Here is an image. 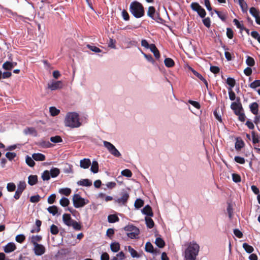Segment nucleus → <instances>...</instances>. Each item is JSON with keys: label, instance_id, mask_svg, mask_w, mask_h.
Listing matches in <instances>:
<instances>
[{"label": "nucleus", "instance_id": "nucleus-1", "mask_svg": "<svg viewBox=\"0 0 260 260\" xmlns=\"http://www.w3.org/2000/svg\"><path fill=\"white\" fill-rule=\"evenodd\" d=\"M86 119L85 117H81L77 112H69L64 117V124L71 128H79L86 123Z\"/></svg>", "mask_w": 260, "mask_h": 260}, {"label": "nucleus", "instance_id": "nucleus-2", "mask_svg": "<svg viewBox=\"0 0 260 260\" xmlns=\"http://www.w3.org/2000/svg\"><path fill=\"white\" fill-rule=\"evenodd\" d=\"M200 250V246L196 241L187 243L184 252V260H196Z\"/></svg>", "mask_w": 260, "mask_h": 260}, {"label": "nucleus", "instance_id": "nucleus-3", "mask_svg": "<svg viewBox=\"0 0 260 260\" xmlns=\"http://www.w3.org/2000/svg\"><path fill=\"white\" fill-rule=\"evenodd\" d=\"M131 13L136 18H141L144 15V10L142 5L138 2H132L129 6Z\"/></svg>", "mask_w": 260, "mask_h": 260}, {"label": "nucleus", "instance_id": "nucleus-4", "mask_svg": "<svg viewBox=\"0 0 260 260\" xmlns=\"http://www.w3.org/2000/svg\"><path fill=\"white\" fill-rule=\"evenodd\" d=\"M62 221L64 224L68 226H72L75 230L79 231L82 229L81 224L76 221L72 219L71 215L65 213L62 215Z\"/></svg>", "mask_w": 260, "mask_h": 260}, {"label": "nucleus", "instance_id": "nucleus-5", "mask_svg": "<svg viewBox=\"0 0 260 260\" xmlns=\"http://www.w3.org/2000/svg\"><path fill=\"white\" fill-rule=\"evenodd\" d=\"M124 230L126 232L127 237L131 239L137 238L140 233L139 229L132 224L125 226Z\"/></svg>", "mask_w": 260, "mask_h": 260}, {"label": "nucleus", "instance_id": "nucleus-6", "mask_svg": "<svg viewBox=\"0 0 260 260\" xmlns=\"http://www.w3.org/2000/svg\"><path fill=\"white\" fill-rule=\"evenodd\" d=\"M74 206L75 208L82 207L88 203V200L82 198L79 194H76L73 198Z\"/></svg>", "mask_w": 260, "mask_h": 260}, {"label": "nucleus", "instance_id": "nucleus-7", "mask_svg": "<svg viewBox=\"0 0 260 260\" xmlns=\"http://www.w3.org/2000/svg\"><path fill=\"white\" fill-rule=\"evenodd\" d=\"M191 9L197 12L199 15L202 17L204 18L206 15L205 10L197 3H192L191 4Z\"/></svg>", "mask_w": 260, "mask_h": 260}, {"label": "nucleus", "instance_id": "nucleus-8", "mask_svg": "<svg viewBox=\"0 0 260 260\" xmlns=\"http://www.w3.org/2000/svg\"><path fill=\"white\" fill-rule=\"evenodd\" d=\"M147 15L158 22L162 20L158 14L155 12V9L153 7L150 6L148 8Z\"/></svg>", "mask_w": 260, "mask_h": 260}, {"label": "nucleus", "instance_id": "nucleus-9", "mask_svg": "<svg viewBox=\"0 0 260 260\" xmlns=\"http://www.w3.org/2000/svg\"><path fill=\"white\" fill-rule=\"evenodd\" d=\"M62 82L61 81H50L47 84V87L51 90L60 89L62 88Z\"/></svg>", "mask_w": 260, "mask_h": 260}, {"label": "nucleus", "instance_id": "nucleus-10", "mask_svg": "<svg viewBox=\"0 0 260 260\" xmlns=\"http://www.w3.org/2000/svg\"><path fill=\"white\" fill-rule=\"evenodd\" d=\"M33 250L36 255L41 256L45 253L46 249L44 246L38 244L34 246Z\"/></svg>", "mask_w": 260, "mask_h": 260}, {"label": "nucleus", "instance_id": "nucleus-11", "mask_svg": "<svg viewBox=\"0 0 260 260\" xmlns=\"http://www.w3.org/2000/svg\"><path fill=\"white\" fill-rule=\"evenodd\" d=\"M129 198V194L126 192H123L121 193V197L118 198L116 202L118 204L121 205H125Z\"/></svg>", "mask_w": 260, "mask_h": 260}, {"label": "nucleus", "instance_id": "nucleus-12", "mask_svg": "<svg viewBox=\"0 0 260 260\" xmlns=\"http://www.w3.org/2000/svg\"><path fill=\"white\" fill-rule=\"evenodd\" d=\"M124 249L127 250L133 258H139L141 255L138 252L132 248L131 246H125Z\"/></svg>", "mask_w": 260, "mask_h": 260}, {"label": "nucleus", "instance_id": "nucleus-13", "mask_svg": "<svg viewBox=\"0 0 260 260\" xmlns=\"http://www.w3.org/2000/svg\"><path fill=\"white\" fill-rule=\"evenodd\" d=\"M90 165L91 161L88 158H84L80 160V166L83 169H88Z\"/></svg>", "mask_w": 260, "mask_h": 260}, {"label": "nucleus", "instance_id": "nucleus-14", "mask_svg": "<svg viewBox=\"0 0 260 260\" xmlns=\"http://www.w3.org/2000/svg\"><path fill=\"white\" fill-rule=\"evenodd\" d=\"M231 109L234 111L235 114H239L242 111V107L240 104L233 102L231 105Z\"/></svg>", "mask_w": 260, "mask_h": 260}, {"label": "nucleus", "instance_id": "nucleus-15", "mask_svg": "<svg viewBox=\"0 0 260 260\" xmlns=\"http://www.w3.org/2000/svg\"><path fill=\"white\" fill-rule=\"evenodd\" d=\"M16 247L14 243H9L7 245H6L4 248V250L6 253H10L16 249Z\"/></svg>", "mask_w": 260, "mask_h": 260}, {"label": "nucleus", "instance_id": "nucleus-16", "mask_svg": "<svg viewBox=\"0 0 260 260\" xmlns=\"http://www.w3.org/2000/svg\"><path fill=\"white\" fill-rule=\"evenodd\" d=\"M143 214L147 215V217H152L153 215L151 208L149 205H146L142 210Z\"/></svg>", "mask_w": 260, "mask_h": 260}, {"label": "nucleus", "instance_id": "nucleus-17", "mask_svg": "<svg viewBox=\"0 0 260 260\" xmlns=\"http://www.w3.org/2000/svg\"><path fill=\"white\" fill-rule=\"evenodd\" d=\"M145 249L147 252L151 253H156L157 252V249H154L153 245L149 242H148L146 243Z\"/></svg>", "mask_w": 260, "mask_h": 260}, {"label": "nucleus", "instance_id": "nucleus-18", "mask_svg": "<svg viewBox=\"0 0 260 260\" xmlns=\"http://www.w3.org/2000/svg\"><path fill=\"white\" fill-rule=\"evenodd\" d=\"M42 239V237L39 235H32L29 237V240L34 245L38 244V242Z\"/></svg>", "mask_w": 260, "mask_h": 260}, {"label": "nucleus", "instance_id": "nucleus-19", "mask_svg": "<svg viewBox=\"0 0 260 260\" xmlns=\"http://www.w3.org/2000/svg\"><path fill=\"white\" fill-rule=\"evenodd\" d=\"M149 49L150 51L153 53L155 58L156 59H159L160 57L159 52L155 45L153 44H150V48Z\"/></svg>", "mask_w": 260, "mask_h": 260}, {"label": "nucleus", "instance_id": "nucleus-20", "mask_svg": "<svg viewBox=\"0 0 260 260\" xmlns=\"http://www.w3.org/2000/svg\"><path fill=\"white\" fill-rule=\"evenodd\" d=\"M77 184L82 186H90L92 184V182L88 179H84L78 181Z\"/></svg>", "mask_w": 260, "mask_h": 260}, {"label": "nucleus", "instance_id": "nucleus-21", "mask_svg": "<svg viewBox=\"0 0 260 260\" xmlns=\"http://www.w3.org/2000/svg\"><path fill=\"white\" fill-rule=\"evenodd\" d=\"M24 133L26 135H30L32 136H37V132L33 127H27L24 130Z\"/></svg>", "mask_w": 260, "mask_h": 260}, {"label": "nucleus", "instance_id": "nucleus-22", "mask_svg": "<svg viewBox=\"0 0 260 260\" xmlns=\"http://www.w3.org/2000/svg\"><path fill=\"white\" fill-rule=\"evenodd\" d=\"M32 157L36 161H43L45 159V156L40 153H34Z\"/></svg>", "mask_w": 260, "mask_h": 260}, {"label": "nucleus", "instance_id": "nucleus-23", "mask_svg": "<svg viewBox=\"0 0 260 260\" xmlns=\"http://www.w3.org/2000/svg\"><path fill=\"white\" fill-rule=\"evenodd\" d=\"M250 109L251 112L254 115H257L258 110V105L257 103L254 102L250 104Z\"/></svg>", "mask_w": 260, "mask_h": 260}, {"label": "nucleus", "instance_id": "nucleus-24", "mask_svg": "<svg viewBox=\"0 0 260 260\" xmlns=\"http://www.w3.org/2000/svg\"><path fill=\"white\" fill-rule=\"evenodd\" d=\"M110 249L113 252H117L120 249V244L118 242H112L110 244Z\"/></svg>", "mask_w": 260, "mask_h": 260}, {"label": "nucleus", "instance_id": "nucleus-25", "mask_svg": "<svg viewBox=\"0 0 260 260\" xmlns=\"http://www.w3.org/2000/svg\"><path fill=\"white\" fill-rule=\"evenodd\" d=\"M90 171L93 173H97L99 172V164L97 161L93 160L92 162Z\"/></svg>", "mask_w": 260, "mask_h": 260}, {"label": "nucleus", "instance_id": "nucleus-26", "mask_svg": "<svg viewBox=\"0 0 260 260\" xmlns=\"http://www.w3.org/2000/svg\"><path fill=\"white\" fill-rule=\"evenodd\" d=\"M38 181V177L36 175H30L28 178V183L30 185H35Z\"/></svg>", "mask_w": 260, "mask_h": 260}, {"label": "nucleus", "instance_id": "nucleus-27", "mask_svg": "<svg viewBox=\"0 0 260 260\" xmlns=\"http://www.w3.org/2000/svg\"><path fill=\"white\" fill-rule=\"evenodd\" d=\"M26 183L25 181H20L17 185V190L22 193L23 190L26 188Z\"/></svg>", "mask_w": 260, "mask_h": 260}, {"label": "nucleus", "instance_id": "nucleus-28", "mask_svg": "<svg viewBox=\"0 0 260 260\" xmlns=\"http://www.w3.org/2000/svg\"><path fill=\"white\" fill-rule=\"evenodd\" d=\"M103 145L109 152L115 147L112 143L106 141L103 142Z\"/></svg>", "mask_w": 260, "mask_h": 260}, {"label": "nucleus", "instance_id": "nucleus-29", "mask_svg": "<svg viewBox=\"0 0 260 260\" xmlns=\"http://www.w3.org/2000/svg\"><path fill=\"white\" fill-rule=\"evenodd\" d=\"M49 112L51 116H55L59 114L60 113V110L57 109L55 107H50L49 108Z\"/></svg>", "mask_w": 260, "mask_h": 260}, {"label": "nucleus", "instance_id": "nucleus-30", "mask_svg": "<svg viewBox=\"0 0 260 260\" xmlns=\"http://www.w3.org/2000/svg\"><path fill=\"white\" fill-rule=\"evenodd\" d=\"M34 159L32 157L27 155L25 157V161L28 166L30 167H32L35 166V162Z\"/></svg>", "mask_w": 260, "mask_h": 260}, {"label": "nucleus", "instance_id": "nucleus-31", "mask_svg": "<svg viewBox=\"0 0 260 260\" xmlns=\"http://www.w3.org/2000/svg\"><path fill=\"white\" fill-rule=\"evenodd\" d=\"M164 63L168 68H171L174 66V61L170 58H166L164 60Z\"/></svg>", "mask_w": 260, "mask_h": 260}, {"label": "nucleus", "instance_id": "nucleus-32", "mask_svg": "<svg viewBox=\"0 0 260 260\" xmlns=\"http://www.w3.org/2000/svg\"><path fill=\"white\" fill-rule=\"evenodd\" d=\"M47 211L50 214H52L53 215H55L57 214L58 209L56 206H50L47 208Z\"/></svg>", "mask_w": 260, "mask_h": 260}, {"label": "nucleus", "instance_id": "nucleus-33", "mask_svg": "<svg viewBox=\"0 0 260 260\" xmlns=\"http://www.w3.org/2000/svg\"><path fill=\"white\" fill-rule=\"evenodd\" d=\"M145 220L147 226L148 228L151 229L153 227L154 222L150 217H146Z\"/></svg>", "mask_w": 260, "mask_h": 260}, {"label": "nucleus", "instance_id": "nucleus-34", "mask_svg": "<svg viewBox=\"0 0 260 260\" xmlns=\"http://www.w3.org/2000/svg\"><path fill=\"white\" fill-rule=\"evenodd\" d=\"M155 243L159 248H162L165 246L164 241L159 237L156 238Z\"/></svg>", "mask_w": 260, "mask_h": 260}, {"label": "nucleus", "instance_id": "nucleus-35", "mask_svg": "<svg viewBox=\"0 0 260 260\" xmlns=\"http://www.w3.org/2000/svg\"><path fill=\"white\" fill-rule=\"evenodd\" d=\"M49 172H50L51 176L52 178H54L59 175L60 171L58 169L54 168L51 169Z\"/></svg>", "mask_w": 260, "mask_h": 260}, {"label": "nucleus", "instance_id": "nucleus-36", "mask_svg": "<svg viewBox=\"0 0 260 260\" xmlns=\"http://www.w3.org/2000/svg\"><path fill=\"white\" fill-rule=\"evenodd\" d=\"M50 141L54 143H58L62 142V139L59 136H55L50 138Z\"/></svg>", "mask_w": 260, "mask_h": 260}, {"label": "nucleus", "instance_id": "nucleus-37", "mask_svg": "<svg viewBox=\"0 0 260 260\" xmlns=\"http://www.w3.org/2000/svg\"><path fill=\"white\" fill-rule=\"evenodd\" d=\"M108 220L110 223H114L119 220L118 217L114 214L110 215L108 217Z\"/></svg>", "mask_w": 260, "mask_h": 260}, {"label": "nucleus", "instance_id": "nucleus-38", "mask_svg": "<svg viewBox=\"0 0 260 260\" xmlns=\"http://www.w3.org/2000/svg\"><path fill=\"white\" fill-rule=\"evenodd\" d=\"M243 247L247 253H251L253 251V248L246 243L243 244Z\"/></svg>", "mask_w": 260, "mask_h": 260}, {"label": "nucleus", "instance_id": "nucleus-39", "mask_svg": "<svg viewBox=\"0 0 260 260\" xmlns=\"http://www.w3.org/2000/svg\"><path fill=\"white\" fill-rule=\"evenodd\" d=\"M59 203L61 206L67 207L69 205L70 201L67 198L63 197L60 199Z\"/></svg>", "mask_w": 260, "mask_h": 260}, {"label": "nucleus", "instance_id": "nucleus-40", "mask_svg": "<svg viewBox=\"0 0 260 260\" xmlns=\"http://www.w3.org/2000/svg\"><path fill=\"white\" fill-rule=\"evenodd\" d=\"M249 12L254 18L257 17L259 15V12L254 7H252L250 9Z\"/></svg>", "mask_w": 260, "mask_h": 260}, {"label": "nucleus", "instance_id": "nucleus-41", "mask_svg": "<svg viewBox=\"0 0 260 260\" xmlns=\"http://www.w3.org/2000/svg\"><path fill=\"white\" fill-rule=\"evenodd\" d=\"M143 205L144 201L140 199H137L135 202V207L137 209L141 208Z\"/></svg>", "mask_w": 260, "mask_h": 260}, {"label": "nucleus", "instance_id": "nucleus-42", "mask_svg": "<svg viewBox=\"0 0 260 260\" xmlns=\"http://www.w3.org/2000/svg\"><path fill=\"white\" fill-rule=\"evenodd\" d=\"M50 172L48 171H45L42 175V178L44 181L48 180L50 179Z\"/></svg>", "mask_w": 260, "mask_h": 260}, {"label": "nucleus", "instance_id": "nucleus-43", "mask_svg": "<svg viewBox=\"0 0 260 260\" xmlns=\"http://www.w3.org/2000/svg\"><path fill=\"white\" fill-rule=\"evenodd\" d=\"M246 63L248 66L252 67L254 65L255 61L253 58L250 56H247L246 60Z\"/></svg>", "mask_w": 260, "mask_h": 260}, {"label": "nucleus", "instance_id": "nucleus-44", "mask_svg": "<svg viewBox=\"0 0 260 260\" xmlns=\"http://www.w3.org/2000/svg\"><path fill=\"white\" fill-rule=\"evenodd\" d=\"M233 22L234 23L235 25L237 26V27L239 28L240 29L243 30L244 29V26L242 22H240L237 19H235L233 20Z\"/></svg>", "mask_w": 260, "mask_h": 260}, {"label": "nucleus", "instance_id": "nucleus-45", "mask_svg": "<svg viewBox=\"0 0 260 260\" xmlns=\"http://www.w3.org/2000/svg\"><path fill=\"white\" fill-rule=\"evenodd\" d=\"M3 68L6 70H11L12 69L11 62L6 61L3 64Z\"/></svg>", "mask_w": 260, "mask_h": 260}, {"label": "nucleus", "instance_id": "nucleus-46", "mask_svg": "<svg viewBox=\"0 0 260 260\" xmlns=\"http://www.w3.org/2000/svg\"><path fill=\"white\" fill-rule=\"evenodd\" d=\"M193 74L195 76H196L198 78H199L200 80L203 81L207 87L208 86L207 81L205 79V78L200 74L198 73L197 71H194Z\"/></svg>", "mask_w": 260, "mask_h": 260}, {"label": "nucleus", "instance_id": "nucleus-47", "mask_svg": "<svg viewBox=\"0 0 260 260\" xmlns=\"http://www.w3.org/2000/svg\"><path fill=\"white\" fill-rule=\"evenodd\" d=\"M25 239V237L23 234L18 235L15 238L16 241L20 243H22L24 241Z\"/></svg>", "mask_w": 260, "mask_h": 260}, {"label": "nucleus", "instance_id": "nucleus-48", "mask_svg": "<svg viewBox=\"0 0 260 260\" xmlns=\"http://www.w3.org/2000/svg\"><path fill=\"white\" fill-rule=\"evenodd\" d=\"M121 174L122 175L127 177H131L132 176V172L128 169H125L122 171Z\"/></svg>", "mask_w": 260, "mask_h": 260}, {"label": "nucleus", "instance_id": "nucleus-49", "mask_svg": "<svg viewBox=\"0 0 260 260\" xmlns=\"http://www.w3.org/2000/svg\"><path fill=\"white\" fill-rule=\"evenodd\" d=\"M16 188L15 184L14 183H9L7 185V189L9 191L12 192Z\"/></svg>", "mask_w": 260, "mask_h": 260}, {"label": "nucleus", "instance_id": "nucleus-50", "mask_svg": "<svg viewBox=\"0 0 260 260\" xmlns=\"http://www.w3.org/2000/svg\"><path fill=\"white\" fill-rule=\"evenodd\" d=\"M87 47L90 50H91L92 51L94 52L95 53H99V52H101L102 51L101 50L100 48H99L97 47L94 46H91V45H87Z\"/></svg>", "mask_w": 260, "mask_h": 260}, {"label": "nucleus", "instance_id": "nucleus-51", "mask_svg": "<svg viewBox=\"0 0 260 260\" xmlns=\"http://www.w3.org/2000/svg\"><path fill=\"white\" fill-rule=\"evenodd\" d=\"M250 87L253 89H255L257 87L260 86V80H255L253 82H252L250 85Z\"/></svg>", "mask_w": 260, "mask_h": 260}, {"label": "nucleus", "instance_id": "nucleus-52", "mask_svg": "<svg viewBox=\"0 0 260 260\" xmlns=\"http://www.w3.org/2000/svg\"><path fill=\"white\" fill-rule=\"evenodd\" d=\"M244 146V143L242 140H237L235 143V148L239 150Z\"/></svg>", "mask_w": 260, "mask_h": 260}, {"label": "nucleus", "instance_id": "nucleus-53", "mask_svg": "<svg viewBox=\"0 0 260 260\" xmlns=\"http://www.w3.org/2000/svg\"><path fill=\"white\" fill-rule=\"evenodd\" d=\"M59 192L66 196H68L71 193V190L69 188H62L59 190Z\"/></svg>", "mask_w": 260, "mask_h": 260}, {"label": "nucleus", "instance_id": "nucleus-54", "mask_svg": "<svg viewBox=\"0 0 260 260\" xmlns=\"http://www.w3.org/2000/svg\"><path fill=\"white\" fill-rule=\"evenodd\" d=\"M109 153H111L112 155H113L115 157H120L121 156V153L116 148V147L113 148V149L112 151H111V152H109Z\"/></svg>", "mask_w": 260, "mask_h": 260}, {"label": "nucleus", "instance_id": "nucleus-55", "mask_svg": "<svg viewBox=\"0 0 260 260\" xmlns=\"http://www.w3.org/2000/svg\"><path fill=\"white\" fill-rule=\"evenodd\" d=\"M50 232L53 235H56L58 233V229L57 226L52 224L50 227Z\"/></svg>", "mask_w": 260, "mask_h": 260}, {"label": "nucleus", "instance_id": "nucleus-56", "mask_svg": "<svg viewBox=\"0 0 260 260\" xmlns=\"http://www.w3.org/2000/svg\"><path fill=\"white\" fill-rule=\"evenodd\" d=\"M226 83L231 86L233 87L235 85V80L234 79L232 78H228L226 79Z\"/></svg>", "mask_w": 260, "mask_h": 260}, {"label": "nucleus", "instance_id": "nucleus-57", "mask_svg": "<svg viewBox=\"0 0 260 260\" xmlns=\"http://www.w3.org/2000/svg\"><path fill=\"white\" fill-rule=\"evenodd\" d=\"M116 41L110 38L109 40V42L108 43V47L113 48V49H116Z\"/></svg>", "mask_w": 260, "mask_h": 260}, {"label": "nucleus", "instance_id": "nucleus-58", "mask_svg": "<svg viewBox=\"0 0 260 260\" xmlns=\"http://www.w3.org/2000/svg\"><path fill=\"white\" fill-rule=\"evenodd\" d=\"M142 53L143 54L145 58L150 62H151L152 63H154V60L153 59L152 56L151 55H147L143 52H142Z\"/></svg>", "mask_w": 260, "mask_h": 260}, {"label": "nucleus", "instance_id": "nucleus-59", "mask_svg": "<svg viewBox=\"0 0 260 260\" xmlns=\"http://www.w3.org/2000/svg\"><path fill=\"white\" fill-rule=\"evenodd\" d=\"M232 179L234 182L238 183L241 181L240 176L236 174H232Z\"/></svg>", "mask_w": 260, "mask_h": 260}, {"label": "nucleus", "instance_id": "nucleus-60", "mask_svg": "<svg viewBox=\"0 0 260 260\" xmlns=\"http://www.w3.org/2000/svg\"><path fill=\"white\" fill-rule=\"evenodd\" d=\"M40 197L39 195L31 196L30 199V201L31 203H37L40 201Z\"/></svg>", "mask_w": 260, "mask_h": 260}, {"label": "nucleus", "instance_id": "nucleus-61", "mask_svg": "<svg viewBox=\"0 0 260 260\" xmlns=\"http://www.w3.org/2000/svg\"><path fill=\"white\" fill-rule=\"evenodd\" d=\"M16 156V154L14 152H7L6 154V157L10 160L13 159Z\"/></svg>", "mask_w": 260, "mask_h": 260}, {"label": "nucleus", "instance_id": "nucleus-62", "mask_svg": "<svg viewBox=\"0 0 260 260\" xmlns=\"http://www.w3.org/2000/svg\"><path fill=\"white\" fill-rule=\"evenodd\" d=\"M235 160L240 164H244L245 163V159L243 157L240 156H235L234 158Z\"/></svg>", "mask_w": 260, "mask_h": 260}, {"label": "nucleus", "instance_id": "nucleus-63", "mask_svg": "<svg viewBox=\"0 0 260 260\" xmlns=\"http://www.w3.org/2000/svg\"><path fill=\"white\" fill-rule=\"evenodd\" d=\"M121 15L123 19L127 21L129 20V15L128 13L124 10H123L121 12Z\"/></svg>", "mask_w": 260, "mask_h": 260}, {"label": "nucleus", "instance_id": "nucleus-64", "mask_svg": "<svg viewBox=\"0 0 260 260\" xmlns=\"http://www.w3.org/2000/svg\"><path fill=\"white\" fill-rule=\"evenodd\" d=\"M118 260H123L125 258V255L123 251H120L116 255Z\"/></svg>", "mask_w": 260, "mask_h": 260}]
</instances>
